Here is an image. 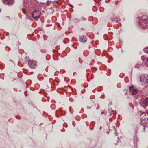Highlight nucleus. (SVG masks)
Instances as JSON below:
<instances>
[{"instance_id": "nucleus-5", "label": "nucleus", "mask_w": 148, "mask_h": 148, "mask_svg": "<svg viewBox=\"0 0 148 148\" xmlns=\"http://www.w3.org/2000/svg\"><path fill=\"white\" fill-rule=\"evenodd\" d=\"M129 90L130 91L132 94L133 95H136L138 92V90L136 88L132 86L130 87Z\"/></svg>"}, {"instance_id": "nucleus-14", "label": "nucleus", "mask_w": 148, "mask_h": 148, "mask_svg": "<svg viewBox=\"0 0 148 148\" xmlns=\"http://www.w3.org/2000/svg\"><path fill=\"white\" fill-rule=\"evenodd\" d=\"M22 10H23V13L25 14H26L25 12H25V10L24 9V8L22 9Z\"/></svg>"}, {"instance_id": "nucleus-1", "label": "nucleus", "mask_w": 148, "mask_h": 148, "mask_svg": "<svg viewBox=\"0 0 148 148\" xmlns=\"http://www.w3.org/2000/svg\"><path fill=\"white\" fill-rule=\"evenodd\" d=\"M140 25L143 29L148 28V19H145L140 21Z\"/></svg>"}, {"instance_id": "nucleus-13", "label": "nucleus", "mask_w": 148, "mask_h": 148, "mask_svg": "<svg viewBox=\"0 0 148 148\" xmlns=\"http://www.w3.org/2000/svg\"><path fill=\"white\" fill-rule=\"evenodd\" d=\"M145 60H146L145 64H146V65L148 67V58H146Z\"/></svg>"}, {"instance_id": "nucleus-2", "label": "nucleus", "mask_w": 148, "mask_h": 148, "mask_svg": "<svg viewBox=\"0 0 148 148\" xmlns=\"http://www.w3.org/2000/svg\"><path fill=\"white\" fill-rule=\"evenodd\" d=\"M40 12L38 10H36L33 13V18L35 20H37L39 18L40 16Z\"/></svg>"}, {"instance_id": "nucleus-10", "label": "nucleus", "mask_w": 148, "mask_h": 148, "mask_svg": "<svg viewBox=\"0 0 148 148\" xmlns=\"http://www.w3.org/2000/svg\"><path fill=\"white\" fill-rule=\"evenodd\" d=\"M141 59L143 60V62H145V63L146 62V59H145V57L144 56H142L141 57Z\"/></svg>"}, {"instance_id": "nucleus-6", "label": "nucleus", "mask_w": 148, "mask_h": 148, "mask_svg": "<svg viewBox=\"0 0 148 148\" xmlns=\"http://www.w3.org/2000/svg\"><path fill=\"white\" fill-rule=\"evenodd\" d=\"M142 104L145 106H148V98H146L143 99Z\"/></svg>"}, {"instance_id": "nucleus-18", "label": "nucleus", "mask_w": 148, "mask_h": 148, "mask_svg": "<svg viewBox=\"0 0 148 148\" xmlns=\"http://www.w3.org/2000/svg\"><path fill=\"white\" fill-rule=\"evenodd\" d=\"M116 134V136L117 134Z\"/></svg>"}, {"instance_id": "nucleus-7", "label": "nucleus", "mask_w": 148, "mask_h": 148, "mask_svg": "<svg viewBox=\"0 0 148 148\" xmlns=\"http://www.w3.org/2000/svg\"><path fill=\"white\" fill-rule=\"evenodd\" d=\"M3 2L5 4L8 5L14 3V0H3Z\"/></svg>"}, {"instance_id": "nucleus-15", "label": "nucleus", "mask_w": 148, "mask_h": 148, "mask_svg": "<svg viewBox=\"0 0 148 148\" xmlns=\"http://www.w3.org/2000/svg\"><path fill=\"white\" fill-rule=\"evenodd\" d=\"M112 105V103H110L109 104V106H110L111 105Z\"/></svg>"}, {"instance_id": "nucleus-9", "label": "nucleus", "mask_w": 148, "mask_h": 148, "mask_svg": "<svg viewBox=\"0 0 148 148\" xmlns=\"http://www.w3.org/2000/svg\"><path fill=\"white\" fill-rule=\"evenodd\" d=\"M118 18H112V21H116V22H118L119 20V19L118 20Z\"/></svg>"}, {"instance_id": "nucleus-17", "label": "nucleus", "mask_w": 148, "mask_h": 148, "mask_svg": "<svg viewBox=\"0 0 148 148\" xmlns=\"http://www.w3.org/2000/svg\"><path fill=\"white\" fill-rule=\"evenodd\" d=\"M147 113L148 114V111H147Z\"/></svg>"}, {"instance_id": "nucleus-8", "label": "nucleus", "mask_w": 148, "mask_h": 148, "mask_svg": "<svg viewBox=\"0 0 148 148\" xmlns=\"http://www.w3.org/2000/svg\"><path fill=\"white\" fill-rule=\"evenodd\" d=\"M80 41L82 42H84L86 41V37L84 35L82 37H80L79 39Z\"/></svg>"}, {"instance_id": "nucleus-16", "label": "nucleus", "mask_w": 148, "mask_h": 148, "mask_svg": "<svg viewBox=\"0 0 148 148\" xmlns=\"http://www.w3.org/2000/svg\"><path fill=\"white\" fill-rule=\"evenodd\" d=\"M147 53H148V50L147 51Z\"/></svg>"}, {"instance_id": "nucleus-12", "label": "nucleus", "mask_w": 148, "mask_h": 148, "mask_svg": "<svg viewBox=\"0 0 148 148\" xmlns=\"http://www.w3.org/2000/svg\"><path fill=\"white\" fill-rule=\"evenodd\" d=\"M141 66V64H136V65L135 66V67L136 68H139Z\"/></svg>"}, {"instance_id": "nucleus-3", "label": "nucleus", "mask_w": 148, "mask_h": 148, "mask_svg": "<svg viewBox=\"0 0 148 148\" xmlns=\"http://www.w3.org/2000/svg\"><path fill=\"white\" fill-rule=\"evenodd\" d=\"M29 67L32 68H35L37 66V62L34 60H30L28 62Z\"/></svg>"}, {"instance_id": "nucleus-11", "label": "nucleus", "mask_w": 148, "mask_h": 148, "mask_svg": "<svg viewBox=\"0 0 148 148\" xmlns=\"http://www.w3.org/2000/svg\"><path fill=\"white\" fill-rule=\"evenodd\" d=\"M148 121V120H147V119H144L143 120H142L141 122H142V124H144V125H143V127H144V126H145V125L143 123V121L144 122L145 121Z\"/></svg>"}, {"instance_id": "nucleus-4", "label": "nucleus", "mask_w": 148, "mask_h": 148, "mask_svg": "<svg viewBox=\"0 0 148 148\" xmlns=\"http://www.w3.org/2000/svg\"><path fill=\"white\" fill-rule=\"evenodd\" d=\"M140 81L145 83L148 82V76L147 75H142L140 77Z\"/></svg>"}]
</instances>
